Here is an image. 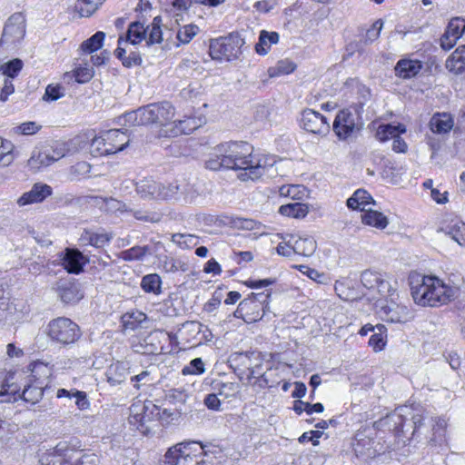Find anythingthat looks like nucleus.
Here are the masks:
<instances>
[{"label":"nucleus","instance_id":"obj_1","mask_svg":"<svg viewBox=\"0 0 465 465\" xmlns=\"http://www.w3.org/2000/svg\"><path fill=\"white\" fill-rule=\"evenodd\" d=\"M252 146L246 142H226L214 148L212 157L206 161V168L218 171L222 168L239 170L242 181L257 180L264 175L276 173V159L272 155H254Z\"/></svg>","mask_w":465,"mask_h":465},{"label":"nucleus","instance_id":"obj_2","mask_svg":"<svg viewBox=\"0 0 465 465\" xmlns=\"http://www.w3.org/2000/svg\"><path fill=\"white\" fill-rule=\"evenodd\" d=\"M411 293L420 306L438 307L460 295V288L449 285L438 277L415 274L410 277Z\"/></svg>","mask_w":465,"mask_h":465},{"label":"nucleus","instance_id":"obj_3","mask_svg":"<svg viewBox=\"0 0 465 465\" xmlns=\"http://www.w3.org/2000/svg\"><path fill=\"white\" fill-rule=\"evenodd\" d=\"M175 114L174 107L169 102L153 103L126 113L124 123L130 125H166Z\"/></svg>","mask_w":465,"mask_h":465},{"label":"nucleus","instance_id":"obj_4","mask_svg":"<svg viewBox=\"0 0 465 465\" xmlns=\"http://www.w3.org/2000/svg\"><path fill=\"white\" fill-rule=\"evenodd\" d=\"M29 367H32L31 375L19 397L26 402L35 404L43 398L44 389L48 384L50 370L43 362H34Z\"/></svg>","mask_w":465,"mask_h":465},{"label":"nucleus","instance_id":"obj_5","mask_svg":"<svg viewBox=\"0 0 465 465\" xmlns=\"http://www.w3.org/2000/svg\"><path fill=\"white\" fill-rule=\"evenodd\" d=\"M46 333L51 341L63 346L75 343L82 336L80 327L66 317L52 320L47 325Z\"/></svg>","mask_w":465,"mask_h":465},{"label":"nucleus","instance_id":"obj_6","mask_svg":"<svg viewBox=\"0 0 465 465\" xmlns=\"http://www.w3.org/2000/svg\"><path fill=\"white\" fill-rule=\"evenodd\" d=\"M244 40L237 34L232 33L227 36L211 40L209 54L213 60L232 61L241 54Z\"/></svg>","mask_w":465,"mask_h":465},{"label":"nucleus","instance_id":"obj_7","mask_svg":"<svg viewBox=\"0 0 465 465\" xmlns=\"http://www.w3.org/2000/svg\"><path fill=\"white\" fill-rule=\"evenodd\" d=\"M68 152L69 150L64 143L55 141L51 144H46L35 150L27 163L31 169L37 171L62 159Z\"/></svg>","mask_w":465,"mask_h":465},{"label":"nucleus","instance_id":"obj_8","mask_svg":"<svg viewBox=\"0 0 465 465\" xmlns=\"http://www.w3.org/2000/svg\"><path fill=\"white\" fill-rule=\"evenodd\" d=\"M25 35V18L22 13H15L5 24L0 45L6 48L19 44Z\"/></svg>","mask_w":465,"mask_h":465},{"label":"nucleus","instance_id":"obj_9","mask_svg":"<svg viewBox=\"0 0 465 465\" xmlns=\"http://www.w3.org/2000/svg\"><path fill=\"white\" fill-rule=\"evenodd\" d=\"M407 414H410V408L408 406H401L382 419L381 423L383 426H387L389 430L393 431L397 436L404 435L405 427H413L414 432L421 424V417L420 415H413L411 417V423L407 424L405 418Z\"/></svg>","mask_w":465,"mask_h":465},{"label":"nucleus","instance_id":"obj_10","mask_svg":"<svg viewBox=\"0 0 465 465\" xmlns=\"http://www.w3.org/2000/svg\"><path fill=\"white\" fill-rule=\"evenodd\" d=\"M200 195L195 184L185 180L174 181L166 185L165 201H174L182 204L194 203Z\"/></svg>","mask_w":465,"mask_h":465},{"label":"nucleus","instance_id":"obj_11","mask_svg":"<svg viewBox=\"0 0 465 465\" xmlns=\"http://www.w3.org/2000/svg\"><path fill=\"white\" fill-rule=\"evenodd\" d=\"M137 195L145 201H165L166 185L150 177L134 183Z\"/></svg>","mask_w":465,"mask_h":465},{"label":"nucleus","instance_id":"obj_12","mask_svg":"<svg viewBox=\"0 0 465 465\" xmlns=\"http://www.w3.org/2000/svg\"><path fill=\"white\" fill-rule=\"evenodd\" d=\"M271 292H252L245 299L240 302L238 312H246V314L252 311V313L257 311V315L251 318L252 321L262 319L265 312L269 310V300Z\"/></svg>","mask_w":465,"mask_h":465},{"label":"nucleus","instance_id":"obj_13","mask_svg":"<svg viewBox=\"0 0 465 465\" xmlns=\"http://www.w3.org/2000/svg\"><path fill=\"white\" fill-rule=\"evenodd\" d=\"M130 411L129 423L143 433L148 430L146 424L153 420L154 417L160 415L158 407L151 402L143 405L134 404Z\"/></svg>","mask_w":465,"mask_h":465},{"label":"nucleus","instance_id":"obj_14","mask_svg":"<svg viewBox=\"0 0 465 465\" xmlns=\"http://www.w3.org/2000/svg\"><path fill=\"white\" fill-rule=\"evenodd\" d=\"M381 313L384 321L392 323H405L414 318V313L406 304L396 302L392 299L387 301L386 304L381 309Z\"/></svg>","mask_w":465,"mask_h":465},{"label":"nucleus","instance_id":"obj_15","mask_svg":"<svg viewBox=\"0 0 465 465\" xmlns=\"http://www.w3.org/2000/svg\"><path fill=\"white\" fill-rule=\"evenodd\" d=\"M301 124L305 131L322 136L326 135L331 128L327 118L312 109L302 111Z\"/></svg>","mask_w":465,"mask_h":465},{"label":"nucleus","instance_id":"obj_16","mask_svg":"<svg viewBox=\"0 0 465 465\" xmlns=\"http://www.w3.org/2000/svg\"><path fill=\"white\" fill-rule=\"evenodd\" d=\"M332 129L340 140H346L360 127L355 115L349 109H343L337 114Z\"/></svg>","mask_w":465,"mask_h":465},{"label":"nucleus","instance_id":"obj_17","mask_svg":"<svg viewBox=\"0 0 465 465\" xmlns=\"http://www.w3.org/2000/svg\"><path fill=\"white\" fill-rule=\"evenodd\" d=\"M58 256L63 268L72 274H79L84 272V267L89 262V259L75 248H66Z\"/></svg>","mask_w":465,"mask_h":465},{"label":"nucleus","instance_id":"obj_18","mask_svg":"<svg viewBox=\"0 0 465 465\" xmlns=\"http://www.w3.org/2000/svg\"><path fill=\"white\" fill-rule=\"evenodd\" d=\"M254 354H258V352H234L231 354L229 358L230 366L233 368L234 372L241 381L246 380L255 358Z\"/></svg>","mask_w":465,"mask_h":465},{"label":"nucleus","instance_id":"obj_19","mask_svg":"<svg viewBox=\"0 0 465 465\" xmlns=\"http://www.w3.org/2000/svg\"><path fill=\"white\" fill-rule=\"evenodd\" d=\"M53 193L50 185L42 183H36L30 191L25 192L17 200L19 206H25L32 203H42Z\"/></svg>","mask_w":465,"mask_h":465},{"label":"nucleus","instance_id":"obj_20","mask_svg":"<svg viewBox=\"0 0 465 465\" xmlns=\"http://www.w3.org/2000/svg\"><path fill=\"white\" fill-rule=\"evenodd\" d=\"M173 448L180 450L183 455L189 452V457L195 460V465L211 463V460L205 459V457H208V452L204 450V446L198 441H183L173 446Z\"/></svg>","mask_w":465,"mask_h":465},{"label":"nucleus","instance_id":"obj_21","mask_svg":"<svg viewBox=\"0 0 465 465\" xmlns=\"http://www.w3.org/2000/svg\"><path fill=\"white\" fill-rule=\"evenodd\" d=\"M149 26H144V25L139 21L133 22L129 25L125 36H120L118 38V44L121 45H138L143 40H146V35L148 32Z\"/></svg>","mask_w":465,"mask_h":465},{"label":"nucleus","instance_id":"obj_22","mask_svg":"<svg viewBox=\"0 0 465 465\" xmlns=\"http://www.w3.org/2000/svg\"><path fill=\"white\" fill-rule=\"evenodd\" d=\"M113 237L114 236L112 233L106 232L104 231L94 232L92 230H84L82 232L79 240L82 245H90L95 248H104L111 242Z\"/></svg>","mask_w":465,"mask_h":465},{"label":"nucleus","instance_id":"obj_23","mask_svg":"<svg viewBox=\"0 0 465 465\" xmlns=\"http://www.w3.org/2000/svg\"><path fill=\"white\" fill-rule=\"evenodd\" d=\"M130 374V367L127 362L116 361L112 363L106 370L107 381L112 386L120 385Z\"/></svg>","mask_w":465,"mask_h":465},{"label":"nucleus","instance_id":"obj_24","mask_svg":"<svg viewBox=\"0 0 465 465\" xmlns=\"http://www.w3.org/2000/svg\"><path fill=\"white\" fill-rule=\"evenodd\" d=\"M422 68V64L418 60L401 59L395 65V74L397 76L409 79L417 75Z\"/></svg>","mask_w":465,"mask_h":465},{"label":"nucleus","instance_id":"obj_25","mask_svg":"<svg viewBox=\"0 0 465 465\" xmlns=\"http://www.w3.org/2000/svg\"><path fill=\"white\" fill-rule=\"evenodd\" d=\"M290 242H292L294 253L299 255L310 257L316 251V242L312 236H292Z\"/></svg>","mask_w":465,"mask_h":465},{"label":"nucleus","instance_id":"obj_26","mask_svg":"<svg viewBox=\"0 0 465 465\" xmlns=\"http://www.w3.org/2000/svg\"><path fill=\"white\" fill-rule=\"evenodd\" d=\"M370 204H374V201L371 194L363 189L356 190L347 200V206L352 210L359 209L363 212L368 210L367 206Z\"/></svg>","mask_w":465,"mask_h":465},{"label":"nucleus","instance_id":"obj_27","mask_svg":"<svg viewBox=\"0 0 465 465\" xmlns=\"http://www.w3.org/2000/svg\"><path fill=\"white\" fill-rule=\"evenodd\" d=\"M114 133H104L100 136H96L91 143V153L94 156H102L112 154L114 147H112L108 140H112V135Z\"/></svg>","mask_w":465,"mask_h":465},{"label":"nucleus","instance_id":"obj_28","mask_svg":"<svg viewBox=\"0 0 465 465\" xmlns=\"http://www.w3.org/2000/svg\"><path fill=\"white\" fill-rule=\"evenodd\" d=\"M430 130L435 134H446L453 127V119L449 114H436L430 121Z\"/></svg>","mask_w":465,"mask_h":465},{"label":"nucleus","instance_id":"obj_29","mask_svg":"<svg viewBox=\"0 0 465 465\" xmlns=\"http://www.w3.org/2000/svg\"><path fill=\"white\" fill-rule=\"evenodd\" d=\"M114 55L122 61L123 65L125 67H132L142 64L140 54L133 50L128 51L127 45L120 46V44H118V47L114 51Z\"/></svg>","mask_w":465,"mask_h":465},{"label":"nucleus","instance_id":"obj_30","mask_svg":"<svg viewBox=\"0 0 465 465\" xmlns=\"http://www.w3.org/2000/svg\"><path fill=\"white\" fill-rule=\"evenodd\" d=\"M280 35L277 32H268L262 30L259 35V41L255 45V51L261 55L266 54L272 45L279 42Z\"/></svg>","mask_w":465,"mask_h":465},{"label":"nucleus","instance_id":"obj_31","mask_svg":"<svg viewBox=\"0 0 465 465\" xmlns=\"http://www.w3.org/2000/svg\"><path fill=\"white\" fill-rule=\"evenodd\" d=\"M279 213L283 216L301 219L308 214L309 207L307 204L299 202L290 203L282 204L279 208Z\"/></svg>","mask_w":465,"mask_h":465},{"label":"nucleus","instance_id":"obj_32","mask_svg":"<svg viewBox=\"0 0 465 465\" xmlns=\"http://www.w3.org/2000/svg\"><path fill=\"white\" fill-rule=\"evenodd\" d=\"M459 245L465 246V223L460 220L451 221L442 229Z\"/></svg>","mask_w":465,"mask_h":465},{"label":"nucleus","instance_id":"obj_33","mask_svg":"<svg viewBox=\"0 0 465 465\" xmlns=\"http://www.w3.org/2000/svg\"><path fill=\"white\" fill-rule=\"evenodd\" d=\"M362 213L361 221L366 225L373 226L378 229H384L389 223L387 217L378 211L368 209Z\"/></svg>","mask_w":465,"mask_h":465},{"label":"nucleus","instance_id":"obj_34","mask_svg":"<svg viewBox=\"0 0 465 465\" xmlns=\"http://www.w3.org/2000/svg\"><path fill=\"white\" fill-rule=\"evenodd\" d=\"M164 462L168 465H195V460L186 454L181 453L180 450L171 447L164 455Z\"/></svg>","mask_w":465,"mask_h":465},{"label":"nucleus","instance_id":"obj_35","mask_svg":"<svg viewBox=\"0 0 465 465\" xmlns=\"http://www.w3.org/2000/svg\"><path fill=\"white\" fill-rule=\"evenodd\" d=\"M162 279L157 273L144 275L141 281V288L146 293L159 295L162 292Z\"/></svg>","mask_w":465,"mask_h":465},{"label":"nucleus","instance_id":"obj_36","mask_svg":"<svg viewBox=\"0 0 465 465\" xmlns=\"http://www.w3.org/2000/svg\"><path fill=\"white\" fill-rule=\"evenodd\" d=\"M198 126L199 125L194 118L187 117L183 120L174 121L173 127L170 130V133L173 136L189 134L196 130Z\"/></svg>","mask_w":465,"mask_h":465},{"label":"nucleus","instance_id":"obj_37","mask_svg":"<svg viewBox=\"0 0 465 465\" xmlns=\"http://www.w3.org/2000/svg\"><path fill=\"white\" fill-rule=\"evenodd\" d=\"M465 66V45L459 46L446 61L450 71L460 72Z\"/></svg>","mask_w":465,"mask_h":465},{"label":"nucleus","instance_id":"obj_38","mask_svg":"<svg viewBox=\"0 0 465 465\" xmlns=\"http://www.w3.org/2000/svg\"><path fill=\"white\" fill-rule=\"evenodd\" d=\"M57 292L64 303H74L82 298L78 288L74 284L61 285L58 287Z\"/></svg>","mask_w":465,"mask_h":465},{"label":"nucleus","instance_id":"obj_39","mask_svg":"<svg viewBox=\"0 0 465 465\" xmlns=\"http://www.w3.org/2000/svg\"><path fill=\"white\" fill-rule=\"evenodd\" d=\"M105 34L102 31L96 32L90 38L84 41L80 45V50L84 54H92L103 46Z\"/></svg>","mask_w":465,"mask_h":465},{"label":"nucleus","instance_id":"obj_40","mask_svg":"<svg viewBox=\"0 0 465 465\" xmlns=\"http://www.w3.org/2000/svg\"><path fill=\"white\" fill-rule=\"evenodd\" d=\"M133 216L141 222L157 223L162 221L163 213L154 210H130Z\"/></svg>","mask_w":465,"mask_h":465},{"label":"nucleus","instance_id":"obj_41","mask_svg":"<svg viewBox=\"0 0 465 465\" xmlns=\"http://www.w3.org/2000/svg\"><path fill=\"white\" fill-rule=\"evenodd\" d=\"M103 1L99 0H77L75 3V9L83 17H89L94 14L102 5Z\"/></svg>","mask_w":465,"mask_h":465},{"label":"nucleus","instance_id":"obj_42","mask_svg":"<svg viewBox=\"0 0 465 465\" xmlns=\"http://www.w3.org/2000/svg\"><path fill=\"white\" fill-rule=\"evenodd\" d=\"M105 133H115L112 135V140H108L110 145L114 147L112 154L123 151L128 145L129 138L124 133L121 132L119 129H111L106 131Z\"/></svg>","mask_w":465,"mask_h":465},{"label":"nucleus","instance_id":"obj_43","mask_svg":"<svg viewBox=\"0 0 465 465\" xmlns=\"http://www.w3.org/2000/svg\"><path fill=\"white\" fill-rule=\"evenodd\" d=\"M404 132L405 128L401 125L384 124L378 128L376 136L380 141L385 142L389 139H395L401 133Z\"/></svg>","mask_w":465,"mask_h":465},{"label":"nucleus","instance_id":"obj_44","mask_svg":"<svg viewBox=\"0 0 465 465\" xmlns=\"http://www.w3.org/2000/svg\"><path fill=\"white\" fill-rule=\"evenodd\" d=\"M24 63L19 58H14L0 66V72L8 79H14L22 70Z\"/></svg>","mask_w":465,"mask_h":465},{"label":"nucleus","instance_id":"obj_45","mask_svg":"<svg viewBox=\"0 0 465 465\" xmlns=\"http://www.w3.org/2000/svg\"><path fill=\"white\" fill-rule=\"evenodd\" d=\"M14 144L0 137V165L8 166L14 161Z\"/></svg>","mask_w":465,"mask_h":465},{"label":"nucleus","instance_id":"obj_46","mask_svg":"<svg viewBox=\"0 0 465 465\" xmlns=\"http://www.w3.org/2000/svg\"><path fill=\"white\" fill-rule=\"evenodd\" d=\"M465 32V20L461 17H454L449 22L445 33L453 38H460Z\"/></svg>","mask_w":465,"mask_h":465},{"label":"nucleus","instance_id":"obj_47","mask_svg":"<svg viewBox=\"0 0 465 465\" xmlns=\"http://www.w3.org/2000/svg\"><path fill=\"white\" fill-rule=\"evenodd\" d=\"M296 68V65L291 60L285 59L281 60L277 63L276 66L269 68V75L271 77H275L280 74H288L292 73Z\"/></svg>","mask_w":465,"mask_h":465},{"label":"nucleus","instance_id":"obj_48","mask_svg":"<svg viewBox=\"0 0 465 465\" xmlns=\"http://www.w3.org/2000/svg\"><path fill=\"white\" fill-rule=\"evenodd\" d=\"M379 332L372 334L369 340V345L373 349L375 352L381 351L386 345V336L383 335L385 327L383 325H377Z\"/></svg>","mask_w":465,"mask_h":465},{"label":"nucleus","instance_id":"obj_49","mask_svg":"<svg viewBox=\"0 0 465 465\" xmlns=\"http://www.w3.org/2000/svg\"><path fill=\"white\" fill-rule=\"evenodd\" d=\"M77 457H70L71 465H97L99 459L94 453L75 452Z\"/></svg>","mask_w":465,"mask_h":465},{"label":"nucleus","instance_id":"obj_50","mask_svg":"<svg viewBox=\"0 0 465 465\" xmlns=\"http://www.w3.org/2000/svg\"><path fill=\"white\" fill-rule=\"evenodd\" d=\"M205 365L201 358L193 359L188 365H185L182 373L183 375H200L204 373Z\"/></svg>","mask_w":465,"mask_h":465},{"label":"nucleus","instance_id":"obj_51","mask_svg":"<svg viewBox=\"0 0 465 465\" xmlns=\"http://www.w3.org/2000/svg\"><path fill=\"white\" fill-rule=\"evenodd\" d=\"M131 381L134 383V387L139 390L142 386L152 385L153 383V378L152 377V372L149 370H145L132 376Z\"/></svg>","mask_w":465,"mask_h":465},{"label":"nucleus","instance_id":"obj_52","mask_svg":"<svg viewBox=\"0 0 465 465\" xmlns=\"http://www.w3.org/2000/svg\"><path fill=\"white\" fill-rule=\"evenodd\" d=\"M381 276L380 272L364 271L361 275V282L367 289H376Z\"/></svg>","mask_w":465,"mask_h":465},{"label":"nucleus","instance_id":"obj_53","mask_svg":"<svg viewBox=\"0 0 465 465\" xmlns=\"http://www.w3.org/2000/svg\"><path fill=\"white\" fill-rule=\"evenodd\" d=\"M148 246H134L123 252V258L126 261L141 260L149 252Z\"/></svg>","mask_w":465,"mask_h":465},{"label":"nucleus","instance_id":"obj_54","mask_svg":"<svg viewBox=\"0 0 465 465\" xmlns=\"http://www.w3.org/2000/svg\"><path fill=\"white\" fill-rule=\"evenodd\" d=\"M199 28L194 25H187L177 32V39L183 44H188L198 33Z\"/></svg>","mask_w":465,"mask_h":465},{"label":"nucleus","instance_id":"obj_55","mask_svg":"<svg viewBox=\"0 0 465 465\" xmlns=\"http://www.w3.org/2000/svg\"><path fill=\"white\" fill-rule=\"evenodd\" d=\"M94 74V72L92 67H88L85 64V66H79L75 70L73 71V75L75 78V81L79 84H84L89 82Z\"/></svg>","mask_w":465,"mask_h":465},{"label":"nucleus","instance_id":"obj_56","mask_svg":"<svg viewBox=\"0 0 465 465\" xmlns=\"http://www.w3.org/2000/svg\"><path fill=\"white\" fill-rule=\"evenodd\" d=\"M254 357L256 358H254L252 369L248 372V376L245 380L247 383H251L252 379L264 375L262 371L263 360L261 354L258 352V354H254Z\"/></svg>","mask_w":465,"mask_h":465},{"label":"nucleus","instance_id":"obj_57","mask_svg":"<svg viewBox=\"0 0 465 465\" xmlns=\"http://www.w3.org/2000/svg\"><path fill=\"white\" fill-rule=\"evenodd\" d=\"M304 191V187L301 185H282L280 188V194L282 196L290 197L292 199H301L300 195Z\"/></svg>","mask_w":465,"mask_h":465},{"label":"nucleus","instance_id":"obj_58","mask_svg":"<svg viewBox=\"0 0 465 465\" xmlns=\"http://www.w3.org/2000/svg\"><path fill=\"white\" fill-rule=\"evenodd\" d=\"M105 208L109 212H130L129 209L124 202L116 200L114 198H106L104 199Z\"/></svg>","mask_w":465,"mask_h":465},{"label":"nucleus","instance_id":"obj_59","mask_svg":"<svg viewBox=\"0 0 465 465\" xmlns=\"http://www.w3.org/2000/svg\"><path fill=\"white\" fill-rule=\"evenodd\" d=\"M382 26L383 23L381 20L375 21L371 27L369 28L366 32L365 42L372 43L373 41L377 40L380 36Z\"/></svg>","mask_w":465,"mask_h":465},{"label":"nucleus","instance_id":"obj_60","mask_svg":"<svg viewBox=\"0 0 465 465\" xmlns=\"http://www.w3.org/2000/svg\"><path fill=\"white\" fill-rule=\"evenodd\" d=\"M40 129L41 126L35 122H26L15 127V132L24 135H31L36 134Z\"/></svg>","mask_w":465,"mask_h":465},{"label":"nucleus","instance_id":"obj_61","mask_svg":"<svg viewBox=\"0 0 465 465\" xmlns=\"http://www.w3.org/2000/svg\"><path fill=\"white\" fill-rule=\"evenodd\" d=\"M148 36H146V45H152L160 44L163 41V33L161 27L149 26Z\"/></svg>","mask_w":465,"mask_h":465},{"label":"nucleus","instance_id":"obj_62","mask_svg":"<svg viewBox=\"0 0 465 465\" xmlns=\"http://www.w3.org/2000/svg\"><path fill=\"white\" fill-rule=\"evenodd\" d=\"M74 398L75 399V405L80 411H85L90 408V401L87 398L86 392L74 390Z\"/></svg>","mask_w":465,"mask_h":465},{"label":"nucleus","instance_id":"obj_63","mask_svg":"<svg viewBox=\"0 0 465 465\" xmlns=\"http://www.w3.org/2000/svg\"><path fill=\"white\" fill-rule=\"evenodd\" d=\"M379 293L383 296H392L395 290L392 288L391 284L385 280L382 275L380 278L379 284L376 287Z\"/></svg>","mask_w":465,"mask_h":465},{"label":"nucleus","instance_id":"obj_64","mask_svg":"<svg viewBox=\"0 0 465 465\" xmlns=\"http://www.w3.org/2000/svg\"><path fill=\"white\" fill-rule=\"evenodd\" d=\"M63 96L59 86L47 85L43 99L45 101H56Z\"/></svg>","mask_w":465,"mask_h":465}]
</instances>
